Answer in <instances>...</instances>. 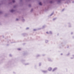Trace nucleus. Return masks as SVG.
<instances>
[{
  "instance_id": "f257e3e1",
  "label": "nucleus",
  "mask_w": 74,
  "mask_h": 74,
  "mask_svg": "<svg viewBox=\"0 0 74 74\" xmlns=\"http://www.w3.org/2000/svg\"><path fill=\"white\" fill-rule=\"evenodd\" d=\"M49 71H51V70H52V68H49L48 69Z\"/></svg>"
},
{
  "instance_id": "f03ea898",
  "label": "nucleus",
  "mask_w": 74,
  "mask_h": 74,
  "mask_svg": "<svg viewBox=\"0 0 74 74\" xmlns=\"http://www.w3.org/2000/svg\"><path fill=\"white\" fill-rule=\"evenodd\" d=\"M39 5H42V3H41V2H40L39 3Z\"/></svg>"
},
{
  "instance_id": "7ed1b4c3",
  "label": "nucleus",
  "mask_w": 74,
  "mask_h": 74,
  "mask_svg": "<svg viewBox=\"0 0 74 74\" xmlns=\"http://www.w3.org/2000/svg\"><path fill=\"white\" fill-rule=\"evenodd\" d=\"M12 2H13V3H14V2H15V0H13V1H12Z\"/></svg>"
},
{
  "instance_id": "20e7f679",
  "label": "nucleus",
  "mask_w": 74,
  "mask_h": 74,
  "mask_svg": "<svg viewBox=\"0 0 74 74\" xmlns=\"http://www.w3.org/2000/svg\"><path fill=\"white\" fill-rule=\"evenodd\" d=\"M56 70V69H54L53 70V71H54V70Z\"/></svg>"
},
{
  "instance_id": "39448f33",
  "label": "nucleus",
  "mask_w": 74,
  "mask_h": 74,
  "mask_svg": "<svg viewBox=\"0 0 74 74\" xmlns=\"http://www.w3.org/2000/svg\"><path fill=\"white\" fill-rule=\"evenodd\" d=\"M18 19L17 18V19H16V21H18Z\"/></svg>"
},
{
  "instance_id": "423d86ee",
  "label": "nucleus",
  "mask_w": 74,
  "mask_h": 74,
  "mask_svg": "<svg viewBox=\"0 0 74 74\" xmlns=\"http://www.w3.org/2000/svg\"><path fill=\"white\" fill-rule=\"evenodd\" d=\"M46 33H48V32H46Z\"/></svg>"
},
{
  "instance_id": "0eeeda50",
  "label": "nucleus",
  "mask_w": 74,
  "mask_h": 74,
  "mask_svg": "<svg viewBox=\"0 0 74 74\" xmlns=\"http://www.w3.org/2000/svg\"><path fill=\"white\" fill-rule=\"evenodd\" d=\"M11 12H12V11H11Z\"/></svg>"
},
{
  "instance_id": "6e6552de",
  "label": "nucleus",
  "mask_w": 74,
  "mask_h": 74,
  "mask_svg": "<svg viewBox=\"0 0 74 74\" xmlns=\"http://www.w3.org/2000/svg\"><path fill=\"white\" fill-rule=\"evenodd\" d=\"M12 11H13V10H12Z\"/></svg>"
}]
</instances>
